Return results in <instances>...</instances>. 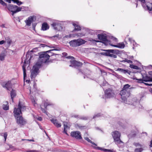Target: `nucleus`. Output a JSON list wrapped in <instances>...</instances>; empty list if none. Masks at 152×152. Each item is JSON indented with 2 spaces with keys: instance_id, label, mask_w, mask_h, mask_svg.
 <instances>
[{
  "instance_id": "1",
  "label": "nucleus",
  "mask_w": 152,
  "mask_h": 152,
  "mask_svg": "<svg viewBox=\"0 0 152 152\" xmlns=\"http://www.w3.org/2000/svg\"><path fill=\"white\" fill-rule=\"evenodd\" d=\"M53 48H55L54 49L49 50L47 52H42L40 53L39 56V58L38 60V61L36 63L37 64L39 65L40 64V66H41L42 64L43 63L46 62L49 59L50 55L51 56L53 55L51 54L50 52L51 51L53 50H60V49L59 48H57L56 46L55 45H54L52 47Z\"/></svg>"
},
{
  "instance_id": "2",
  "label": "nucleus",
  "mask_w": 152,
  "mask_h": 152,
  "mask_svg": "<svg viewBox=\"0 0 152 152\" xmlns=\"http://www.w3.org/2000/svg\"><path fill=\"white\" fill-rule=\"evenodd\" d=\"M26 109V107L24 105L21 104L19 102L18 105L14 108L13 113L14 115L15 118L20 116L21 114V110L23 111Z\"/></svg>"
},
{
  "instance_id": "3",
  "label": "nucleus",
  "mask_w": 152,
  "mask_h": 152,
  "mask_svg": "<svg viewBox=\"0 0 152 152\" xmlns=\"http://www.w3.org/2000/svg\"><path fill=\"white\" fill-rule=\"evenodd\" d=\"M112 136L115 144L118 145L123 143V142L120 140L121 133L118 131H115L112 133Z\"/></svg>"
},
{
  "instance_id": "4",
  "label": "nucleus",
  "mask_w": 152,
  "mask_h": 152,
  "mask_svg": "<svg viewBox=\"0 0 152 152\" xmlns=\"http://www.w3.org/2000/svg\"><path fill=\"white\" fill-rule=\"evenodd\" d=\"M86 42V41L85 40L81 39H78L77 40H74L71 41L69 42V44L72 47H75L83 44H85Z\"/></svg>"
},
{
  "instance_id": "5",
  "label": "nucleus",
  "mask_w": 152,
  "mask_h": 152,
  "mask_svg": "<svg viewBox=\"0 0 152 152\" xmlns=\"http://www.w3.org/2000/svg\"><path fill=\"white\" fill-rule=\"evenodd\" d=\"M41 67L40 65H39L36 64L33 66L31 75V79H32L33 78H34L36 77L38 74V71Z\"/></svg>"
},
{
  "instance_id": "6",
  "label": "nucleus",
  "mask_w": 152,
  "mask_h": 152,
  "mask_svg": "<svg viewBox=\"0 0 152 152\" xmlns=\"http://www.w3.org/2000/svg\"><path fill=\"white\" fill-rule=\"evenodd\" d=\"M141 2L142 6L143 7H146L148 10L149 11V12L152 15V3L148 2L145 4V0H138Z\"/></svg>"
},
{
  "instance_id": "7",
  "label": "nucleus",
  "mask_w": 152,
  "mask_h": 152,
  "mask_svg": "<svg viewBox=\"0 0 152 152\" xmlns=\"http://www.w3.org/2000/svg\"><path fill=\"white\" fill-rule=\"evenodd\" d=\"M98 39L102 40L106 45H110V42L107 39V37L106 34H99L98 35Z\"/></svg>"
},
{
  "instance_id": "8",
  "label": "nucleus",
  "mask_w": 152,
  "mask_h": 152,
  "mask_svg": "<svg viewBox=\"0 0 152 152\" xmlns=\"http://www.w3.org/2000/svg\"><path fill=\"white\" fill-rule=\"evenodd\" d=\"M51 26L54 29L57 31H60L63 29L61 23L59 21H56L53 22Z\"/></svg>"
},
{
  "instance_id": "9",
  "label": "nucleus",
  "mask_w": 152,
  "mask_h": 152,
  "mask_svg": "<svg viewBox=\"0 0 152 152\" xmlns=\"http://www.w3.org/2000/svg\"><path fill=\"white\" fill-rule=\"evenodd\" d=\"M31 58V56L30 55H29V54L28 53L26 56V58L24 62V65L22 67L23 73V78L24 81H25V78L26 77V68L24 66L26 65V62L28 61H30Z\"/></svg>"
},
{
  "instance_id": "10",
  "label": "nucleus",
  "mask_w": 152,
  "mask_h": 152,
  "mask_svg": "<svg viewBox=\"0 0 152 152\" xmlns=\"http://www.w3.org/2000/svg\"><path fill=\"white\" fill-rule=\"evenodd\" d=\"M106 52L105 55L106 56L110 57H111L116 58L117 56L114 54L116 53L117 50H106Z\"/></svg>"
},
{
  "instance_id": "11",
  "label": "nucleus",
  "mask_w": 152,
  "mask_h": 152,
  "mask_svg": "<svg viewBox=\"0 0 152 152\" xmlns=\"http://www.w3.org/2000/svg\"><path fill=\"white\" fill-rule=\"evenodd\" d=\"M1 85L7 90L11 91L12 89V84L10 81L4 82L2 83Z\"/></svg>"
},
{
  "instance_id": "12",
  "label": "nucleus",
  "mask_w": 152,
  "mask_h": 152,
  "mask_svg": "<svg viewBox=\"0 0 152 152\" xmlns=\"http://www.w3.org/2000/svg\"><path fill=\"white\" fill-rule=\"evenodd\" d=\"M105 96L107 98H110L114 97L115 94L114 91L110 88L107 89L105 92Z\"/></svg>"
},
{
  "instance_id": "13",
  "label": "nucleus",
  "mask_w": 152,
  "mask_h": 152,
  "mask_svg": "<svg viewBox=\"0 0 152 152\" xmlns=\"http://www.w3.org/2000/svg\"><path fill=\"white\" fill-rule=\"evenodd\" d=\"M16 120L17 123L20 125H24L26 123V121L21 116L15 118Z\"/></svg>"
},
{
  "instance_id": "14",
  "label": "nucleus",
  "mask_w": 152,
  "mask_h": 152,
  "mask_svg": "<svg viewBox=\"0 0 152 152\" xmlns=\"http://www.w3.org/2000/svg\"><path fill=\"white\" fill-rule=\"evenodd\" d=\"M71 135L73 137L77 139H81L82 137L81 136L80 132L78 131L72 132L71 133Z\"/></svg>"
},
{
  "instance_id": "15",
  "label": "nucleus",
  "mask_w": 152,
  "mask_h": 152,
  "mask_svg": "<svg viewBox=\"0 0 152 152\" xmlns=\"http://www.w3.org/2000/svg\"><path fill=\"white\" fill-rule=\"evenodd\" d=\"M17 6L12 4H9L7 7L8 9L12 12L13 15L14 14L17 12Z\"/></svg>"
},
{
  "instance_id": "16",
  "label": "nucleus",
  "mask_w": 152,
  "mask_h": 152,
  "mask_svg": "<svg viewBox=\"0 0 152 152\" xmlns=\"http://www.w3.org/2000/svg\"><path fill=\"white\" fill-rule=\"evenodd\" d=\"M35 18L34 16H31L27 18L26 20H25V22L26 23V25L30 26L31 23L33 22L34 19Z\"/></svg>"
},
{
  "instance_id": "17",
  "label": "nucleus",
  "mask_w": 152,
  "mask_h": 152,
  "mask_svg": "<svg viewBox=\"0 0 152 152\" xmlns=\"http://www.w3.org/2000/svg\"><path fill=\"white\" fill-rule=\"evenodd\" d=\"M70 62L71 64L69 66H81L82 64L80 62H78L75 60L70 61Z\"/></svg>"
},
{
  "instance_id": "18",
  "label": "nucleus",
  "mask_w": 152,
  "mask_h": 152,
  "mask_svg": "<svg viewBox=\"0 0 152 152\" xmlns=\"http://www.w3.org/2000/svg\"><path fill=\"white\" fill-rule=\"evenodd\" d=\"M129 91L123 89L121 91L120 94L121 96H129L130 95Z\"/></svg>"
},
{
  "instance_id": "19",
  "label": "nucleus",
  "mask_w": 152,
  "mask_h": 152,
  "mask_svg": "<svg viewBox=\"0 0 152 152\" xmlns=\"http://www.w3.org/2000/svg\"><path fill=\"white\" fill-rule=\"evenodd\" d=\"M110 45L115 47H116L120 48H123L125 47V45L123 43H119L116 45H114L110 44Z\"/></svg>"
},
{
  "instance_id": "20",
  "label": "nucleus",
  "mask_w": 152,
  "mask_h": 152,
  "mask_svg": "<svg viewBox=\"0 0 152 152\" xmlns=\"http://www.w3.org/2000/svg\"><path fill=\"white\" fill-rule=\"evenodd\" d=\"M57 127H60L61 126V124L59 123L56 119H52L50 120Z\"/></svg>"
},
{
  "instance_id": "21",
  "label": "nucleus",
  "mask_w": 152,
  "mask_h": 152,
  "mask_svg": "<svg viewBox=\"0 0 152 152\" xmlns=\"http://www.w3.org/2000/svg\"><path fill=\"white\" fill-rule=\"evenodd\" d=\"M83 32L82 33H79L76 34L75 36L78 37H82L85 36L86 33V30L85 29H83Z\"/></svg>"
},
{
  "instance_id": "22",
  "label": "nucleus",
  "mask_w": 152,
  "mask_h": 152,
  "mask_svg": "<svg viewBox=\"0 0 152 152\" xmlns=\"http://www.w3.org/2000/svg\"><path fill=\"white\" fill-rule=\"evenodd\" d=\"M117 71H118L124 74H126V73H128L129 74H130L129 70L127 69L125 70L123 69L119 68L117 69Z\"/></svg>"
},
{
  "instance_id": "23",
  "label": "nucleus",
  "mask_w": 152,
  "mask_h": 152,
  "mask_svg": "<svg viewBox=\"0 0 152 152\" xmlns=\"http://www.w3.org/2000/svg\"><path fill=\"white\" fill-rule=\"evenodd\" d=\"M49 26L46 23H43L42 26V29L43 31H45L49 29Z\"/></svg>"
},
{
  "instance_id": "24",
  "label": "nucleus",
  "mask_w": 152,
  "mask_h": 152,
  "mask_svg": "<svg viewBox=\"0 0 152 152\" xmlns=\"http://www.w3.org/2000/svg\"><path fill=\"white\" fill-rule=\"evenodd\" d=\"M30 98L34 106L35 107H38V105L36 102V99H35L33 96H31Z\"/></svg>"
},
{
  "instance_id": "25",
  "label": "nucleus",
  "mask_w": 152,
  "mask_h": 152,
  "mask_svg": "<svg viewBox=\"0 0 152 152\" xmlns=\"http://www.w3.org/2000/svg\"><path fill=\"white\" fill-rule=\"evenodd\" d=\"M5 104H4L2 105L3 109L5 110H7L9 109V107L8 103L7 102H4Z\"/></svg>"
},
{
  "instance_id": "26",
  "label": "nucleus",
  "mask_w": 152,
  "mask_h": 152,
  "mask_svg": "<svg viewBox=\"0 0 152 152\" xmlns=\"http://www.w3.org/2000/svg\"><path fill=\"white\" fill-rule=\"evenodd\" d=\"M11 91L10 93L11 98L12 99V102H13V98L16 95V93L15 91V90L11 89Z\"/></svg>"
},
{
  "instance_id": "27",
  "label": "nucleus",
  "mask_w": 152,
  "mask_h": 152,
  "mask_svg": "<svg viewBox=\"0 0 152 152\" xmlns=\"http://www.w3.org/2000/svg\"><path fill=\"white\" fill-rule=\"evenodd\" d=\"M6 56V53L4 52H2L0 54V60L3 61L4 60Z\"/></svg>"
},
{
  "instance_id": "28",
  "label": "nucleus",
  "mask_w": 152,
  "mask_h": 152,
  "mask_svg": "<svg viewBox=\"0 0 152 152\" xmlns=\"http://www.w3.org/2000/svg\"><path fill=\"white\" fill-rule=\"evenodd\" d=\"M129 41L130 42L133 44V45L134 47H137V46L138 45L137 44V43L134 41L131 38H129Z\"/></svg>"
},
{
  "instance_id": "29",
  "label": "nucleus",
  "mask_w": 152,
  "mask_h": 152,
  "mask_svg": "<svg viewBox=\"0 0 152 152\" xmlns=\"http://www.w3.org/2000/svg\"><path fill=\"white\" fill-rule=\"evenodd\" d=\"M73 25L75 27V30L77 31H79L81 29V27L80 26L75 23H73Z\"/></svg>"
},
{
  "instance_id": "30",
  "label": "nucleus",
  "mask_w": 152,
  "mask_h": 152,
  "mask_svg": "<svg viewBox=\"0 0 152 152\" xmlns=\"http://www.w3.org/2000/svg\"><path fill=\"white\" fill-rule=\"evenodd\" d=\"M25 10V7L23 6H22L21 7H18L17 6V12L20 11H23Z\"/></svg>"
},
{
  "instance_id": "31",
  "label": "nucleus",
  "mask_w": 152,
  "mask_h": 152,
  "mask_svg": "<svg viewBox=\"0 0 152 152\" xmlns=\"http://www.w3.org/2000/svg\"><path fill=\"white\" fill-rule=\"evenodd\" d=\"M5 42H7V43L9 45L12 42V41L10 39L9 37H7L5 38Z\"/></svg>"
},
{
  "instance_id": "32",
  "label": "nucleus",
  "mask_w": 152,
  "mask_h": 152,
  "mask_svg": "<svg viewBox=\"0 0 152 152\" xmlns=\"http://www.w3.org/2000/svg\"><path fill=\"white\" fill-rule=\"evenodd\" d=\"M73 117L75 118H79L80 119H81L84 120H86L87 119V117H84V116L79 117V116L78 115H73Z\"/></svg>"
},
{
  "instance_id": "33",
  "label": "nucleus",
  "mask_w": 152,
  "mask_h": 152,
  "mask_svg": "<svg viewBox=\"0 0 152 152\" xmlns=\"http://www.w3.org/2000/svg\"><path fill=\"white\" fill-rule=\"evenodd\" d=\"M143 150V147L137 148L135 149V152H141Z\"/></svg>"
},
{
  "instance_id": "34",
  "label": "nucleus",
  "mask_w": 152,
  "mask_h": 152,
  "mask_svg": "<svg viewBox=\"0 0 152 152\" xmlns=\"http://www.w3.org/2000/svg\"><path fill=\"white\" fill-rule=\"evenodd\" d=\"M63 55L64 56L66 57V58H67L70 59H74V58L73 56H68L66 57L67 55V53H63Z\"/></svg>"
},
{
  "instance_id": "35",
  "label": "nucleus",
  "mask_w": 152,
  "mask_h": 152,
  "mask_svg": "<svg viewBox=\"0 0 152 152\" xmlns=\"http://www.w3.org/2000/svg\"><path fill=\"white\" fill-rule=\"evenodd\" d=\"M84 139L86 140L88 142H89L91 143L92 144L96 146L97 145L94 142H92L88 138L86 137H84Z\"/></svg>"
},
{
  "instance_id": "36",
  "label": "nucleus",
  "mask_w": 152,
  "mask_h": 152,
  "mask_svg": "<svg viewBox=\"0 0 152 152\" xmlns=\"http://www.w3.org/2000/svg\"><path fill=\"white\" fill-rule=\"evenodd\" d=\"M130 87V86L128 84H126L124 86L123 89H125V90H126L129 91V87Z\"/></svg>"
},
{
  "instance_id": "37",
  "label": "nucleus",
  "mask_w": 152,
  "mask_h": 152,
  "mask_svg": "<svg viewBox=\"0 0 152 152\" xmlns=\"http://www.w3.org/2000/svg\"><path fill=\"white\" fill-rule=\"evenodd\" d=\"M133 145L136 147H143V146L142 145L138 143H134Z\"/></svg>"
},
{
  "instance_id": "38",
  "label": "nucleus",
  "mask_w": 152,
  "mask_h": 152,
  "mask_svg": "<svg viewBox=\"0 0 152 152\" xmlns=\"http://www.w3.org/2000/svg\"><path fill=\"white\" fill-rule=\"evenodd\" d=\"M68 127V126L67 125H66L65 124H64V130L63 132L67 135H68V134L66 132L67 130L66 129Z\"/></svg>"
},
{
  "instance_id": "39",
  "label": "nucleus",
  "mask_w": 152,
  "mask_h": 152,
  "mask_svg": "<svg viewBox=\"0 0 152 152\" xmlns=\"http://www.w3.org/2000/svg\"><path fill=\"white\" fill-rule=\"evenodd\" d=\"M75 127L77 129H81L83 128L84 127V126H81L80 125L78 124H76L75 125Z\"/></svg>"
},
{
  "instance_id": "40",
  "label": "nucleus",
  "mask_w": 152,
  "mask_h": 152,
  "mask_svg": "<svg viewBox=\"0 0 152 152\" xmlns=\"http://www.w3.org/2000/svg\"><path fill=\"white\" fill-rule=\"evenodd\" d=\"M1 135L4 136V138L5 141H6L7 136V133L5 132V133H2L1 134Z\"/></svg>"
},
{
  "instance_id": "41",
  "label": "nucleus",
  "mask_w": 152,
  "mask_h": 152,
  "mask_svg": "<svg viewBox=\"0 0 152 152\" xmlns=\"http://www.w3.org/2000/svg\"><path fill=\"white\" fill-rule=\"evenodd\" d=\"M52 104L50 102H45L44 103L45 107L46 109L47 106L48 105H51Z\"/></svg>"
},
{
  "instance_id": "42",
  "label": "nucleus",
  "mask_w": 152,
  "mask_h": 152,
  "mask_svg": "<svg viewBox=\"0 0 152 152\" xmlns=\"http://www.w3.org/2000/svg\"><path fill=\"white\" fill-rule=\"evenodd\" d=\"M33 89L32 90V92H33V91H35L37 90L36 84V83H34V84L33 86Z\"/></svg>"
},
{
  "instance_id": "43",
  "label": "nucleus",
  "mask_w": 152,
  "mask_h": 152,
  "mask_svg": "<svg viewBox=\"0 0 152 152\" xmlns=\"http://www.w3.org/2000/svg\"><path fill=\"white\" fill-rule=\"evenodd\" d=\"M122 99L125 102V101L126 99V97L128 96H121Z\"/></svg>"
},
{
  "instance_id": "44",
  "label": "nucleus",
  "mask_w": 152,
  "mask_h": 152,
  "mask_svg": "<svg viewBox=\"0 0 152 152\" xmlns=\"http://www.w3.org/2000/svg\"><path fill=\"white\" fill-rule=\"evenodd\" d=\"M122 61L124 62H127L128 63H130V64H132V62L130 60H128L127 59H125L123 61Z\"/></svg>"
},
{
  "instance_id": "45",
  "label": "nucleus",
  "mask_w": 152,
  "mask_h": 152,
  "mask_svg": "<svg viewBox=\"0 0 152 152\" xmlns=\"http://www.w3.org/2000/svg\"><path fill=\"white\" fill-rule=\"evenodd\" d=\"M130 67L131 68H133L135 69H137L138 68V67L134 65H130Z\"/></svg>"
},
{
  "instance_id": "46",
  "label": "nucleus",
  "mask_w": 152,
  "mask_h": 152,
  "mask_svg": "<svg viewBox=\"0 0 152 152\" xmlns=\"http://www.w3.org/2000/svg\"><path fill=\"white\" fill-rule=\"evenodd\" d=\"M94 148L95 149H97L98 150H99L102 151H104V149H105V148H103L101 147H94Z\"/></svg>"
},
{
  "instance_id": "47",
  "label": "nucleus",
  "mask_w": 152,
  "mask_h": 152,
  "mask_svg": "<svg viewBox=\"0 0 152 152\" xmlns=\"http://www.w3.org/2000/svg\"><path fill=\"white\" fill-rule=\"evenodd\" d=\"M34 117L40 121L42 120V118L41 117L36 116L35 117Z\"/></svg>"
},
{
  "instance_id": "48",
  "label": "nucleus",
  "mask_w": 152,
  "mask_h": 152,
  "mask_svg": "<svg viewBox=\"0 0 152 152\" xmlns=\"http://www.w3.org/2000/svg\"><path fill=\"white\" fill-rule=\"evenodd\" d=\"M26 152H39L38 151L35 150H27L26 151Z\"/></svg>"
},
{
  "instance_id": "49",
  "label": "nucleus",
  "mask_w": 152,
  "mask_h": 152,
  "mask_svg": "<svg viewBox=\"0 0 152 152\" xmlns=\"http://www.w3.org/2000/svg\"><path fill=\"white\" fill-rule=\"evenodd\" d=\"M0 3L3 5L6 4L2 0H0Z\"/></svg>"
},
{
  "instance_id": "50",
  "label": "nucleus",
  "mask_w": 152,
  "mask_h": 152,
  "mask_svg": "<svg viewBox=\"0 0 152 152\" xmlns=\"http://www.w3.org/2000/svg\"><path fill=\"white\" fill-rule=\"evenodd\" d=\"M104 152H107H107H112V151L110 150L105 149H104Z\"/></svg>"
},
{
  "instance_id": "51",
  "label": "nucleus",
  "mask_w": 152,
  "mask_h": 152,
  "mask_svg": "<svg viewBox=\"0 0 152 152\" xmlns=\"http://www.w3.org/2000/svg\"><path fill=\"white\" fill-rule=\"evenodd\" d=\"M5 42V41L4 40H1L0 41V45H2Z\"/></svg>"
},
{
  "instance_id": "52",
  "label": "nucleus",
  "mask_w": 152,
  "mask_h": 152,
  "mask_svg": "<svg viewBox=\"0 0 152 152\" xmlns=\"http://www.w3.org/2000/svg\"><path fill=\"white\" fill-rule=\"evenodd\" d=\"M41 109L42 111L43 112L45 113H46V110L45 109H43L41 106Z\"/></svg>"
},
{
  "instance_id": "53",
  "label": "nucleus",
  "mask_w": 152,
  "mask_h": 152,
  "mask_svg": "<svg viewBox=\"0 0 152 152\" xmlns=\"http://www.w3.org/2000/svg\"><path fill=\"white\" fill-rule=\"evenodd\" d=\"M72 36V34H69L68 35H67L65 37H71Z\"/></svg>"
},
{
  "instance_id": "54",
  "label": "nucleus",
  "mask_w": 152,
  "mask_h": 152,
  "mask_svg": "<svg viewBox=\"0 0 152 152\" xmlns=\"http://www.w3.org/2000/svg\"><path fill=\"white\" fill-rule=\"evenodd\" d=\"M100 116V115L99 114H97L96 115H95L93 117V118H95L96 117H99V116Z\"/></svg>"
},
{
  "instance_id": "55",
  "label": "nucleus",
  "mask_w": 152,
  "mask_h": 152,
  "mask_svg": "<svg viewBox=\"0 0 152 152\" xmlns=\"http://www.w3.org/2000/svg\"><path fill=\"white\" fill-rule=\"evenodd\" d=\"M26 140L28 141H32V142H34V141L33 139H26Z\"/></svg>"
},
{
  "instance_id": "56",
  "label": "nucleus",
  "mask_w": 152,
  "mask_h": 152,
  "mask_svg": "<svg viewBox=\"0 0 152 152\" xmlns=\"http://www.w3.org/2000/svg\"><path fill=\"white\" fill-rule=\"evenodd\" d=\"M59 35L58 34H57V35H56L54 36H53V37H54V38H55V37H57V38H59Z\"/></svg>"
},
{
  "instance_id": "57",
  "label": "nucleus",
  "mask_w": 152,
  "mask_h": 152,
  "mask_svg": "<svg viewBox=\"0 0 152 152\" xmlns=\"http://www.w3.org/2000/svg\"><path fill=\"white\" fill-rule=\"evenodd\" d=\"M32 27L33 28L34 30L35 29V25L34 24H32Z\"/></svg>"
},
{
  "instance_id": "58",
  "label": "nucleus",
  "mask_w": 152,
  "mask_h": 152,
  "mask_svg": "<svg viewBox=\"0 0 152 152\" xmlns=\"http://www.w3.org/2000/svg\"><path fill=\"white\" fill-rule=\"evenodd\" d=\"M1 27L2 28H4L5 27V25L4 24H3L1 25Z\"/></svg>"
},
{
  "instance_id": "59",
  "label": "nucleus",
  "mask_w": 152,
  "mask_h": 152,
  "mask_svg": "<svg viewBox=\"0 0 152 152\" xmlns=\"http://www.w3.org/2000/svg\"><path fill=\"white\" fill-rule=\"evenodd\" d=\"M30 82V81L29 80H26V82H27L28 83H29Z\"/></svg>"
},
{
  "instance_id": "60",
  "label": "nucleus",
  "mask_w": 152,
  "mask_h": 152,
  "mask_svg": "<svg viewBox=\"0 0 152 152\" xmlns=\"http://www.w3.org/2000/svg\"><path fill=\"white\" fill-rule=\"evenodd\" d=\"M150 147H152V140H151V144H150Z\"/></svg>"
},
{
  "instance_id": "61",
  "label": "nucleus",
  "mask_w": 152,
  "mask_h": 152,
  "mask_svg": "<svg viewBox=\"0 0 152 152\" xmlns=\"http://www.w3.org/2000/svg\"><path fill=\"white\" fill-rule=\"evenodd\" d=\"M114 38V40H115V41L117 42V39H116V38Z\"/></svg>"
},
{
  "instance_id": "62",
  "label": "nucleus",
  "mask_w": 152,
  "mask_h": 152,
  "mask_svg": "<svg viewBox=\"0 0 152 152\" xmlns=\"http://www.w3.org/2000/svg\"><path fill=\"white\" fill-rule=\"evenodd\" d=\"M145 84L146 85H149V86H151L152 85V84H146V83Z\"/></svg>"
},
{
  "instance_id": "63",
  "label": "nucleus",
  "mask_w": 152,
  "mask_h": 152,
  "mask_svg": "<svg viewBox=\"0 0 152 152\" xmlns=\"http://www.w3.org/2000/svg\"><path fill=\"white\" fill-rule=\"evenodd\" d=\"M149 81H152V77L149 80Z\"/></svg>"
},
{
  "instance_id": "64",
  "label": "nucleus",
  "mask_w": 152,
  "mask_h": 152,
  "mask_svg": "<svg viewBox=\"0 0 152 152\" xmlns=\"http://www.w3.org/2000/svg\"><path fill=\"white\" fill-rule=\"evenodd\" d=\"M150 92L152 93V89L150 90Z\"/></svg>"
}]
</instances>
